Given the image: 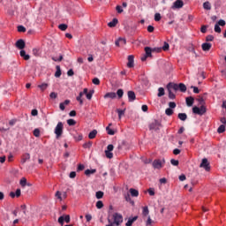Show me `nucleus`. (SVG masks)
<instances>
[{
  "label": "nucleus",
  "mask_w": 226,
  "mask_h": 226,
  "mask_svg": "<svg viewBox=\"0 0 226 226\" xmlns=\"http://www.w3.org/2000/svg\"><path fill=\"white\" fill-rule=\"evenodd\" d=\"M64 128V127L63 122H58L56 126L55 127L56 139H61V136L63 135Z\"/></svg>",
  "instance_id": "1"
},
{
  "label": "nucleus",
  "mask_w": 226,
  "mask_h": 226,
  "mask_svg": "<svg viewBox=\"0 0 226 226\" xmlns=\"http://www.w3.org/2000/svg\"><path fill=\"white\" fill-rule=\"evenodd\" d=\"M112 218H113V225H117V226H119L121 225V223H123V215L119 213H115L113 214L112 215Z\"/></svg>",
  "instance_id": "2"
},
{
  "label": "nucleus",
  "mask_w": 226,
  "mask_h": 226,
  "mask_svg": "<svg viewBox=\"0 0 226 226\" xmlns=\"http://www.w3.org/2000/svg\"><path fill=\"white\" fill-rule=\"evenodd\" d=\"M193 114H198V116H204V113L206 112V107L201 106L200 108L194 106L192 108Z\"/></svg>",
  "instance_id": "3"
},
{
  "label": "nucleus",
  "mask_w": 226,
  "mask_h": 226,
  "mask_svg": "<svg viewBox=\"0 0 226 226\" xmlns=\"http://www.w3.org/2000/svg\"><path fill=\"white\" fill-rule=\"evenodd\" d=\"M112 151H114V145H108L107 149L105 150V154L106 157H108L109 160H111V158H114V154L112 153Z\"/></svg>",
  "instance_id": "4"
},
{
  "label": "nucleus",
  "mask_w": 226,
  "mask_h": 226,
  "mask_svg": "<svg viewBox=\"0 0 226 226\" xmlns=\"http://www.w3.org/2000/svg\"><path fill=\"white\" fill-rule=\"evenodd\" d=\"M201 169H204L207 170V172H209L211 170V166H209V162L207 158L202 159L201 163L200 165Z\"/></svg>",
  "instance_id": "5"
},
{
  "label": "nucleus",
  "mask_w": 226,
  "mask_h": 226,
  "mask_svg": "<svg viewBox=\"0 0 226 226\" xmlns=\"http://www.w3.org/2000/svg\"><path fill=\"white\" fill-rule=\"evenodd\" d=\"M185 6V2L183 0H177L173 3V5L171 6L172 10H179Z\"/></svg>",
  "instance_id": "6"
},
{
  "label": "nucleus",
  "mask_w": 226,
  "mask_h": 226,
  "mask_svg": "<svg viewBox=\"0 0 226 226\" xmlns=\"http://www.w3.org/2000/svg\"><path fill=\"white\" fill-rule=\"evenodd\" d=\"M162 126V124L158 122V120H154L152 124L149 125V130H154L157 132V130H160V127Z\"/></svg>",
  "instance_id": "7"
},
{
  "label": "nucleus",
  "mask_w": 226,
  "mask_h": 226,
  "mask_svg": "<svg viewBox=\"0 0 226 226\" xmlns=\"http://www.w3.org/2000/svg\"><path fill=\"white\" fill-rule=\"evenodd\" d=\"M16 47L19 50H24V49H26V41H24L22 39L18 40L16 41Z\"/></svg>",
  "instance_id": "8"
},
{
  "label": "nucleus",
  "mask_w": 226,
  "mask_h": 226,
  "mask_svg": "<svg viewBox=\"0 0 226 226\" xmlns=\"http://www.w3.org/2000/svg\"><path fill=\"white\" fill-rule=\"evenodd\" d=\"M70 223V215H65V216H60L58 218V223H60V225H63V223Z\"/></svg>",
  "instance_id": "9"
},
{
  "label": "nucleus",
  "mask_w": 226,
  "mask_h": 226,
  "mask_svg": "<svg viewBox=\"0 0 226 226\" xmlns=\"http://www.w3.org/2000/svg\"><path fill=\"white\" fill-rule=\"evenodd\" d=\"M152 165L154 169H162V167H163V162H162V160L157 159L153 162Z\"/></svg>",
  "instance_id": "10"
},
{
  "label": "nucleus",
  "mask_w": 226,
  "mask_h": 226,
  "mask_svg": "<svg viewBox=\"0 0 226 226\" xmlns=\"http://www.w3.org/2000/svg\"><path fill=\"white\" fill-rule=\"evenodd\" d=\"M167 89H173V91H179V84L170 82L167 85Z\"/></svg>",
  "instance_id": "11"
},
{
  "label": "nucleus",
  "mask_w": 226,
  "mask_h": 226,
  "mask_svg": "<svg viewBox=\"0 0 226 226\" xmlns=\"http://www.w3.org/2000/svg\"><path fill=\"white\" fill-rule=\"evenodd\" d=\"M31 160V154L25 153L21 156V163L24 164L26 162H29Z\"/></svg>",
  "instance_id": "12"
},
{
  "label": "nucleus",
  "mask_w": 226,
  "mask_h": 226,
  "mask_svg": "<svg viewBox=\"0 0 226 226\" xmlns=\"http://www.w3.org/2000/svg\"><path fill=\"white\" fill-rule=\"evenodd\" d=\"M127 59H128L127 67L133 68V66H135L134 64L135 56H133V55H130Z\"/></svg>",
  "instance_id": "13"
},
{
  "label": "nucleus",
  "mask_w": 226,
  "mask_h": 226,
  "mask_svg": "<svg viewBox=\"0 0 226 226\" xmlns=\"http://www.w3.org/2000/svg\"><path fill=\"white\" fill-rule=\"evenodd\" d=\"M211 47H213V45L209 42H204L201 45V49L204 52H209V50H211Z\"/></svg>",
  "instance_id": "14"
},
{
  "label": "nucleus",
  "mask_w": 226,
  "mask_h": 226,
  "mask_svg": "<svg viewBox=\"0 0 226 226\" xmlns=\"http://www.w3.org/2000/svg\"><path fill=\"white\" fill-rule=\"evenodd\" d=\"M19 56H20V57H22L25 61H29V60L31 59V56L27 55V54L26 53V50H24V49H21V50L19 51Z\"/></svg>",
  "instance_id": "15"
},
{
  "label": "nucleus",
  "mask_w": 226,
  "mask_h": 226,
  "mask_svg": "<svg viewBox=\"0 0 226 226\" xmlns=\"http://www.w3.org/2000/svg\"><path fill=\"white\" fill-rule=\"evenodd\" d=\"M127 96H128L129 102H135V100L137 98L135 95V92H133V91H128Z\"/></svg>",
  "instance_id": "16"
},
{
  "label": "nucleus",
  "mask_w": 226,
  "mask_h": 226,
  "mask_svg": "<svg viewBox=\"0 0 226 226\" xmlns=\"http://www.w3.org/2000/svg\"><path fill=\"white\" fill-rule=\"evenodd\" d=\"M139 219V216H134V217H130L127 221V222L125 223L126 226H132L134 222H137V220Z\"/></svg>",
  "instance_id": "17"
},
{
  "label": "nucleus",
  "mask_w": 226,
  "mask_h": 226,
  "mask_svg": "<svg viewBox=\"0 0 226 226\" xmlns=\"http://www.w3.org/2000/svg\"><path fill=\"white\" fill-rule=\"evenodd\" d=\"M186 105L187 107H192L193 105V102H195V99L192 96L185 98Z\"/></svg>",
  "instance_id": "18"
},
{
  "label": "nucleus",
  "mask_w": 226,
  "mask_h": 226,
  "mask_svg": "<svg viewBox=\"0 0 226 226\" xmlns=\"http://www.w3.org/2000/svg\"><path fill=\"white\" fill-rule=\"evenodd\" d=\"M121 41H123V45H126V39L121 37L115 41V45L117 47H121Z\"/></svg>",
  "instance_id": "19"
},
{
  "label": "nucleus",
  "mask_w": 226,
  "mask_h": 226,
  "mask_svg": "<svg viewBox=\"0 0 226 226\" xmlns=\"http://www.w3.org/2000/svg\"><path fill=\"white\" fill-rule=\"evenodd\" d=\"M177 117L180 121H186V119H188V115H186V113H179Z\"/></svg>",
  "instance_id": "20"
},
{
  "label": "nucleus",
  "mask_w": 226,
  "mask_h": 226,
  "mask_svg": "<svg viewBox=\"0 0 226 226\" xmlns=\"http://www.w3.org/2000/svg\"><path fill=\"white\" fill-rule=\"evenodd\" d=\"M178 90L181 91V93H186V85H185V83H179Z\"/></svg>",
  "instance_id": "21"
},
{
  "label": "nucleus",
  "mask_w": 226,
  "mask_h": 226,
  "mask_svg": "<svg viewBox=\"0 0 226 226\" xmlns=\"http://www.w3.org/2000/svg\"><path fill=\"white\" fill-rule=\"evenodd\" d=\"M157 96H158L159 98H162V96H165V88H163V87H159V88H158Z\"/></svg>",
  "instance_id": "22"
},
{
  "label": "nucleus",
  "mask_w": 226,
  "mask_h": 226,
  "mask_svg": "<svg viewBox=\"0 0 226 226\" xmlns=\"http://www.w3.org/2000/svg\"><path fill=\"white\" fill-rule=\"evenodd\" d=\"M117 96V94L114 93V92H110V93H107L105 95H104V98H110L111 100H114V98H116Z\"/></svg>",
  "instance_id": "23"
},
{
  "label": "nucleus",
  "mask_w": 226,
  "mask_h": 226,
  "mask_svg": "<svg viewBox=\"0 0 226 226\" xmlns=\"http://www.w3.org/2000/svg\"><path fill=\"white\" fill-rule=\"evenodd\" d=\"M117 19H113L112 21H110L109 23H108L109 27H116V26H117Z\"/></svg>",
  "instance_id": "24"
},
{
  "label": "nucleus",
  "mask_w": 226,
  "mask_h": 226,
  "mask_svg": "<svg viewBox=\"0 0 226 226\" xmlns=\"http://www.w3.org/2000/svg\"><path fill=\"white\" fill-rule=\"evenodd\" d=\"M98 134V131L93 130L92 132H89L88 134V139H95L96 135Z\"/></svg>",
  "instance_id": "25"
},
{
  "label": "nucleus",
  "mask_w": 226,
  "mask_h": 226,
  "mask_svg": "<svg viewBox=\"0 0 226 226\" xmlns=\"http://www.w3.org/2000/svg\"><path fill=\"white\" fill-rule=\"evenodd\" d=\"M168 93H169V98H170V100H176V94L173 93L170 88L168 89Z\"/></svg>",
  "instance_id": "26"
},
{
  "label": "nucleus",
  "mask_w": 226,
  "mask_h": 226,
  "mask_svg": "<svg viewBox=\"0 0 226 226\" xmlns=\"http://www.w3.org/2000/svg\"><path fill=\"white\" fill-rule=\"evenodd\" d=\"M203 8L207 11L211 10V3L209 1L203 3Z\"/></svg>",
  "instance_id": "27"
},
{
  "label": "nucleus",
  "mask_w": 226,
  "mask_h": 226,
  "mask_svg": "<svg viewBox=\"0 0 226 226\" xmlns=\"http://www.w3.org/2000/svg\"><path fill=\"white\" fill-rule=\"evenodd\" d=\"M145 52H146V56H147V57H151V54H152V52H153V49H151L150 47H146V48H145Z\"/></svg>",
  "instance_id": "28"
},
{
  "label": "nucleus",
  "mask_w": 226,
  "mask_h": 226,
  "mask_svg": "<svg viewBox=\"0 0 226 226\" xmlns=\"http://www.w3.org/2000/svg\"><path fill=\"white\" fill-rule=\"evenodd\" d=\"M92 146H93V141H87L83 144L84 149H91Z\"/></svg>",
  "instance_id": "29"
},
{
  "label": "nucleus",
  "mask_w": 226,
  "mask_h": 226,
  "mask_svg": "<svg viewBox=\"0 0 226 226\" xmlns=\"http://www.w3.org/2000/svg\"><path fill=\"white\" fill-rule=\"evenodd\" d=\"M130 193L132 197H137L139 195V191L133 188L130 189Z\"/></svg>",
  "instance_id": "30"
},
{
  "label": "nucleus",
  "mask_w": 226,
  "mask_h": 226,
  "mask_svg": "<svg viewBox=\"0 0 226 226\" xmlns=\"http://www.w3.org/2000/svg\"><path fill=\"white\" fill-rule=\"evenodd\" d=\"M56 72L55 73V77H56V79H59V77H61V67L59 65H56Z\"/></svg>",
  "instance_id": "31"
},
{
  "label": "nucleus",
  "mask_w": 226,
  "mask_h": 226,
  "mask_svg": "<svg viewBox=\"0 0 226 226\" xmlns=\"http://www.w3.org/2000/svg\"><path fill=\"white\" fill-rule=\"evenodd\" d=\"M126 109H117V114H118V118L119 119H121V117H123V116H124V111H125Z\"/></svg>",
  "instance_id": "32"
},
{
  "label": "nucleus",
  "mask_w": 226,
  "mask_h": 226,
  "mask_svg": "<svg viewBox=\"0 0 226 226\" xmlns=\"http://www.w3.org/2000/svg\"><path fill=\"white\" fill-rule=\"evenodd\" d=\"M94 94V91L93 90H90L89 92H87L86 94V97L87 100H91V98H93V94Z\"/></svg>",
  "instance_id": "33"
},
{
  "label": "nucleus",
  "mask_w": 226,
  "mask_h": 226,
  "mask_svg": "<svg viewBox=\"0 0 226 226\" xmlns=\"http://www.w3.org/2000/svg\"><path fill=\"white\" fill-rule=\"evenodd\" d=\"M58 28L60 29V31H66L68 29V25H66V24H60L58 26Z\"/></svg>",
  "instance_id": "34"
},
{
  "label": "nucleus",
  "mask_w": 226,
  "mask_h": 226,
  "mask_svg": "<svg viewBox=\"0 0 226 226\" xmlns=\"http://www.w3.org/2000/svg\"><path fill=\"white\" fill-rule=\"evenodd\" d=\"M67 124H69V126H75L77 124V122L74 119H68L67 120Z\"/></svg>",
  "instance_id": "35"
},
{
  "label": "nucleus",
  "mask_w": 226,
  "mask_h": 226,
  "mask_svg": "<svg viewBox=\"0 0 226 226\" xmlns=\"http://www.w3.org/2000/svg\"><path fill=\"white\" fill-rule=\"evenodd\" d=\"M142 215L143 216H147L149 215V208L147 207H143Z\"/></svg>",
  "instance_id": "36"
},
{
  "label": "nucleus",
  "mask_w": 226,
  "mask_h": 226,
  "mask_svg": "<svg viewBox=\"0 0 226 226\" xmlns=\"http://www.w3.org/2000/svg\"><path fill=\"white\" fill-rule=\"evenodd\" d=\"M103 195H104V193L102 191L96 192V193H95L96 199H103Z\"/></svg>",
  "instance_id": "37"
},
{
  "label": "nucleus",
  "mask_w": 226,
  "mask_h": 226,
  "mask_svg": "<svg viewBox=\"0 0 226 226\" xmlns=\"http://www.w3.org/2000/svg\"><path fill=\"white\" fill-rule=\"evenodd\" d=\"M82 139H84V136L82 134H78V135L74 136V139L76 140V142H80V140H82Z\"/></svg>",
  "instance_id": "38"
},
{
  "label": "nucleus",
  "mask_w": 226,
  "mask_h": 226,
  "mask_svg": "<svg viewBox=\"0 0 226 226\" xmlns=\"http://www.w3.org/2000/svg\"><path fill=\"white\" fill-rule=\"evenodd\" d=\"M38 87L41 90V91H45V89H47V87H49V85L47 83H42L41 85H39Z\"/></svg>",
  "instance_id": "39"
},
{
  "label": "nucleus",
  "mask_w": 226,
  "mask_h": 226,
  "mask_svg": "<svg viewBox=\"0 0 226 226\" xmlns=\"http://www.w3.org/2000/svg\"><path fill=\"white\" fill-rule=\"evenodd\" d=\"M85 174H86L87 176H90L91 174H96V170H87L85 171Z\"/></svg>",
  "instance_id": "40"
},
{
  "label": "nucleus",
  "mask_w": 226,
  "mask_h": 226,
  "mask_svg": "<svg viewBox=\"0 0 226 226\" xmlns=\"http://www.w3.org/2000/svg\"><path fill=\"white\" fill-rule=\"evenodd\" d=\"M106 131H107L108 135H115L116 134L114 130L110 129V127H109V126L106 127Z\"/></svg>",
  "instance_id": "41"
},
{
  "label": "nucleus",
  "mask_w": 226,
  "mask_h": 226,
  "mask_svg": "<svg viewBox=\"0 0 226 226\" xmlns=\"http://www.w3.org/2000/svg\"><path fill=\"white\" fill-rule=\"evenodd\" d=\"M124 199L126 202H131V204H133V201L132 200V197L130 196V193L125 194Z\"/></svg>",
  "instance_id": "42"
},
{
  "label": "nucleus",
  "mask_w": 226,
  "mask_h": 226,
  "mask_svg": "<svg viewBox=\"0 0 226 226\" xmlns=\"http://www.w3.org/2000/svg\"><path fill=\"white\" fill-rule=\"evenodd\" d=\"M154 20H155V22H160V20H162V14H160V13H155L154 14Z\"/></svg>",
  "instance_id": "43"
},
{
  "label": "nucleus",
  "mask_w": 226,
  "mask_h": 226,
  "mask_svg": "<svg viewBox=\"0 0 226 226\" xmlns=\"http://www.w3.org/2000/svg\"><path fill=\"white\" fill-rule=\"evenodd\" d=\"M218 133H223L225 132V125L222 124L217 129Z\"/></svg>",
  "instance_id": "44"
},
{
  "label": "nucleus",
  "mask_w": 226,
  "mask_h": 226,
  "mask_svg": "<svg viewBox=\"0 0 226 226\" xmlns=\"http://www.w3.org/2000/svg\"><path fill=\"white\" fill-rule=\"evenodd\" d=\"M165 114H166V116H172V114H174V110H172V109H170V108H168L165 110Z\"/></svg>",
  "instance_id": "45"
},
{
  "label": "nucleus",
  "mask_w": 226,
  "mask_h": 226,
  "mask_svg": "<svg viewBox=\"0 0 226 226\" xmlns=\"http://www.w3.org/2000/svg\"><path fill=\"white\" fill-rule=\"evenodd\" d=\"M96 207H97V209H102V207H103V201H102V200H98L97 202H96Z\"/></svg>",
  "instance_id": "46"
},
{
  "label": "nucleus",
  "mask_w": 226,
  "mask_h": 226,
  "mask_svg": "<svg viewBox=\"0 0 226 226\" xmlns=\"http://www.w3.org/2000/svg\"><path fill=\"white\" fill-rule=\"evenodd\" d=\"M214 30L215 33H219V34L222 33V28L220 27V25H218V24L215 25Z\"/></svg>",
  "instance_id": "47"
},
{
  "label": "nucleus",
  "mask_w": 226,
  "mask_h": 226,
  "mask_svg": "<svg viewBox=\"0 0 226 226\" xmlns=\"http://www.w3.org/2000/svg\"><path fill=\"white\" fill-rule=\"evenodd\" d=\"M170 163H171V165H174V167H177V165H179V161L175 160V159H171Z\"/></svg>",
  "instance_id": "48"
},
{
  "label": "nucleus",
  "mask_w": 226,
  "mask_h": 226,
  "mask_svg": "<svg viewBox=\"0 0 226 226\" xmlns=\"http://www.w3.org/2000/svg\"><path fill=\"white\" fill-rule=\"evenodd\" d=\"M117 94L118 98H123V94H124V92L123 91V89H118L117 91Z\"/></svg>",
  "instance_id": "49"
},
{
  "label": "nucleus",
  "mask_w": 226,
  "mask_h": 226,
  "mask_svg": "<svg viewBox=\"0 0 226 226\" xmlns=\"http://www.w3.org/2000/svg\"><path fill=\"white\" fill-rule=\"evenodd\" d=\"M34 137H40V129L36 128L34 130Z\"/></svg>",
  "instance_id": "50"
},
{
  "label": "nucleus",
  "mask_w": 226,
  "mask_h": 226,
  "mask_svg": "<svg viewBox=\"0 0 226 226\" xmlns=\"http://www.w3.org/2000/svg\"><path fill=\"white\" fill-rule=\"evenodd\" d=\"M18 31L19 33H26V28L24 27V26H19Z\"/></svg>",
  "instance_id": "51"
},
{
  "label": "nucleus",
  "mask_w": 226,
  "mask_h": 226,
  "mask_svg": "<svg viewBox=\"0 0 226 226\" xmlns=\"http://www.w3.org/2000/svg\"><path fill=\"white\" fill-rule=\"evenodd\" d=\"M93 84H94L95 86H100V79L98 78H94L93 80H92Z\"/></svg>",
  "instance_id": "52"
},
{
  "label": "nucleus",
  "mask_w": 226,
  "mask_h": 226,
  "mask_svg": "<svg viewBox=\"0 0 226 226\" xmlns=\"http://www.w3.org/2000/svg\"><path fill=\"white\" fill-rule=\"evenodd\" d=\"M200 32L203 33V34L207 33V26L203 25L200 28Z\"/></svg>",
  "instance_id": "53"
},
{
  "label": "nucleus",
  "mask_w": 226,
  "mask_h": 226,
  "mask_svg": "<svg viewBox=\"0 0 226 226\" xmlns=\"http://www.w3.org/2000/svg\"><path fill=\"white\" fill-rule=\"evenodd\" d=\"M213 40H215V36L213 35H207L206 37V41H213Z\"/></svg>",
  "instance_id": "54"
},
{
  "label": "nucleus",
  "mask_w": 226,
  "mask_h": 226,
  "mask_svg": "<svg viewBox=\"0 0 226 226\" xmlns=\"http://www.w3.org/2000/svg\"><path fill=\"white\" fill-rule=\"evenodd\" d=\"M16 124H17V119H11L9 121L10 126H15Z\"/></svg>",
  "instance_id": "55"
},
{
  "label": "nucleus",
  "mask_w": 226,
  "mask_h": 226,
  "mask_svg": "<svg viewBox=\"0 0 226 226\" xmlns=\"http://www.w3.org/2000/svg\"><path fill=\"white\" fill-rule=\"evenodd\" d=\"M216 24L223 27V26H225L226 23L225 20L220 19Z\"/></svg>",
  "instance_id": "56"
},
{
  "label": "nucleus",
  "mask_w": 226,
  "mask_h": 226,
  "mask_svg": "<svg viewBox=\"0 0 226 226\" xmlns=\"http://www.w3.org/2000/svg\"><path fill=\"white\" fill-rule=\"evenodd\" d=\"M49 97L52 98V100H56V98H57V94H56L55 92H52L49 94Z\"/></svg>",
  "instance_id": "57"
},
{
  "label": "nucleus",
  "mask_w": 226,
  "mask_h": 226,
  "mask_svg": "<svg viewBox=\"0 0 226 226\" xmlns=\"http://www.w3.org/2000/svg\"><path fill=\"white\" fill-rule=\"evenodd\" d=\"M169 43H167V42H164V45L162 46V50H164V51H167V50H169Z\"/></svg>",
  "instance_id": "58"
},
{
  "label": "nucleus",
  "mask_w": 226,
  "mask_h": 226,
  "mask_svg": "<svg viewBox=\"0 0 226 226\" xmlns=\"http://www.w3.org/2000/svg\"><path fill=\"white\" fill-rule=\"evenodd\" d=\"M55 195L58 198L59 200H63V197H61V192L57 191Z\"/></svg>",
  "instance_id": "59"
},
{
  "label": "nucleus",
  "mask_w": 226,
  "mask_h": 226,
  "mask_svg": "<svg viewBox=\"0 0 226 226\" xmlns=\"http://www.w3.org/2000/svg\"><path fill=\"white\" fill-rule=\"evenodd\" d=\"M27 183V180L26 178H22L20 180V185L21 186H26V184Z\"/></svg>",
  "instance_id": "60"
},
{
  "label": "nucleus",
  "mask_w": 226,
  "mask_h": 226,
  "mask_svg": "<svg viewBox=\"0 0 226 226\" xmlns=\"http://www.w3.org/2000/svg\"><path fill=\"white\" fill-rule=\"evenodd\" d=\"M116 10H117V13H123V8L120 5H117L116 7Z\"/></svg>",
  "instance_id": "61"
},
{
  "label": "nucleus",
  "mask_w": 226,
  "mask_h": 226,
  "mask_svg": "<svg viewBox=\"0 0 226 226\" xmlns=\"http://www.w3.org/2000/svg\"><path fill=\"white\" fill-rule=\"evenodd\" d=\"M169 107H170V109H176V102H170L169 103Z\"/></svg>",
  "instance_id": "62"
},
{
  "label": "nucleus",
  "mask_w": 226,
  "mask_h": 226,
  "mask_svg": "<svg viewBox=\"0 0 226 226\" xmlns=\"http://www.w3.org/2000/svg\"><path fill=\"white\" fill-rule=\"evenodd\" d=\"M21 193H22V192L20 191V189H17L16 192H15V195H16L17 198H19V197H20Z\"/></svg>",
  "instance_id": "63"
},
{
  "label": "nucleus",
  "mask_w": 226,
  "mask_h": 226,
  "mask_svg": "<svg viewBox=\"0 0 226 226\" xmlns=\"http://www.w3.org/2000/svg\"><path fill=\"white\" fill-rule=\"evenodd\" d=\"M148 193H149V195H151L153 197L154 195V189L149 188L148 189Z\"/></svg>",
  "instance_id": "64"
}]
</instances>
